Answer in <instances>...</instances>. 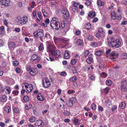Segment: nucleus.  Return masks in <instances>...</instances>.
Segmentation results:
<instances>
[{"label": "nucleus", "instance_id": "obj_24", "mask_svg": "<svg viewBox=\"0 0 127 127\" xmlns=\"http://www.w3.org/2000/svg\"><path fill=\"white\" fill-rule=\"evenodd\" d=\"M44 38L48 40H50L52 38V37L48 32H46L45 34Z\"/></svg>", "mask_w": 127, "mask_h": 127}, {"label": "nucleus", "instance_id": "obj_54", "mask_svg": "<svg viewBox=\"0 0 127 127\" xmlns=\"http://www.w3.org/2000/svg\"><path fill=\"white\" fill-rule=\"evenodd\" d=\"M110 90L109 88L107 87L104 90V91L106 94H107L109 92Z\"/></svg>", "mask_w": 127, "mask_h": 127}, {"label": "nucleus", "instance_id": "obj_12", "mask_svg": "<svg viewBox=\"0 0 127 127\" xmlns=\"http://www.w3.org/2000/svg\"><path fill=\"white\" fill-rule=\"evenodd\" d=\"M118 56L119 55L118 53L112 52L110 54V58L112 60L116 59L117 58Z\"/></svg>", "mask_w": 127, "mask_h": 127}, {"label": "nucleus", "instance_id": "obj_33", "mask_svg": "<svg viewBox=\"0 0 127 127\" xmlns=\"http://www.w3.org/2000/svg\"><path fill=\"white\" fill-rule=\"evenodd\" d=\"M95 54L97 56H100L102 55L103 52L101 51H97L95 52Z\"/></svg>", "mask_w": 127, "mask_h": 127}, {"label": "nucleus", "instance_id": "obj_3", "mask_svg": "<svg viewBox=\"0 0 127 127\" xmlns=\"http://www.w3.org/2000/svg\"><path fill=\"white\" fill-rule=\"evenodd\" d=\"M18 20L17 21L18 23L19 24H20L21 25H23L26 24L28 21L27 17L25 16L22 18L20 17H18L17 18Z\"/></svg>", "mask_w": 127, "mask_h": 127}, {"label": "nucleus", "instance_id": "obj_55", "mask_svg": "<svg viewBox=\"0 0 127 127\" xmlns=\"http://www.w3.org/2000/svg\"><path fill=\"white\" fill-rule=\"evenodd\" d=\"M13 64L14 66H16L19 64V62L17 61H15L13 62Z\"/></svg>", "mask_w": 127, "mask_h": 127}, {"label": "nucleus", "instance_id": "obj_27", "mask_svg": "<svg viewBox=\"0 0 127 127\" xmlns=\"http://www.w3.org/2000/svg\"><path fill=\"white\" fill-rule=\"evenodd\" d=\"M126 104L125 102H121L119 105L120 108L122 109H124L126 107Z\"/></svg>", "mask_w": 127, "mask_h": 127}, {"label": "nucleus", "instance_id": "obj_50", "mask_svg": "<svg viewBox=\"0 0 127 127\" xmlns=\"http://www.w3.org/2000/svg\"><path fill=\"white\" fill-rule=\"evenodd\" d=\"M13 111L16 113H18L20 112V111L18 108L16 107H14L13 109Z\"/></svg>", "mask_w": 127, "mask_h": 127}, {"label": "nucleus", "instance_id": "obj_16", "mask_svg": "<svg viewBox=\"0 0 127 127\" xmlns=\"http://www.w3.org/2000/svg\"><path fill=\"white\" fill-rule=\"evenodd\" d=\"M102 45L101 42H92L91 44V46L93 47H95L97 46H100Z\"/></svg>", "mask_w": 127, "mask_h": 127}, {"label": "nucleus", "instance_id": "obj_29", "mask_svg": "<svg viewBox=\"0 0 127 127\" xmlns=\"http://www.w3.org/2000/svg\"><path fill=\"white\" fill-rule=\"evenodd\" d=\"M4 109L7 113H9L11 111L10 108L8 106H5L4 108Z\"/></svg>", "mask_w": 127, "mask_h": 127}, {"label": "nucleus", "instance_id": "obj_45", "mask_svg": "<svg viewBox=\"0 0 127 127\" xmlns=\"http://www.w3.org/2000/svg\"><path fill=\"white\" fill-rule=\"evenodd\" d=\"M91 4V2L89 0H87L85 3V5L87 6H89Z\"/></svg>", "mask_w": 127, "mask_h": 127}, {"label": "nucleus", "instance_id": "obj_11", "mask_svg": "<svg viewBox=\"0 0 127 127\" xmlns=\"http://www.w3.org/2000/svg\"><path fill=\"white\" fill-rule=\"evenodd\" d=\"M51 53L52 55L53 56H55L57 58L60 57V52L58 50H56L55 49Z\"/></svg>", "mask_w": 127, "mask_h": 127}, {"label": "nucleus", "instance_id": "obj_23", "mask_svg": "<svg viewBox=\"0 0 127 127\" xmlns=\"http://www.w3.org/2000/svg\"><path fill=\"white\" fill-rule=\"evenodd\" d=\"M86 39L89 41H92L93 38V36L90 34L89 33L86 36Z\"/></svg>", "mask_w": 127, "mask_h": 127}, {"label": "nucleus", "instance_id": "obj_18", "mask_svg": "<svg viewBox=\"0 0 127 127\" xmlns=\"http://www.w3.org/2000/svg\"><path fill=\"white\" fill-rule=\"evenodd\" d=\"M8 45V47L10 50H13L15 48V44L13 42H10L9 43Z\"/></svg>", "mask_w": 127, "mask_h": 127}, {"label": "nucleus", "instance_id": "obj_44", "mask_svg": "<svg viewBox=\"0 0 127 127\" xmlns=\"http://www.w3.org/2000/svg\"><path fill=\"white\" fill-rule=\"evenodd\" d=\"M86 27L87 29L88 30L91 28V26L90 23H87Z\"/></svg>", "mask_w": 127, "mask_h": 127}, {"label": "nucleus", "instance_id": "obj_21", "mask_svg": "<svg viewBox=\"0 0 127 127\" xmlns=\"http://www.w3.org/2000/svg\"><path fill=\"white\" fill-rule=\"evenodd\" d=\"M73 122L75 126H78L80 124V121L75 118L73 119Z\"/></svg>", "mask_w": 127, "mask_h": 127}, {"label": "nucleus", "instance_id": "obj_32", "mask_svg": "<svg viewBox=\"0 0 127 127\" xmlns=\"http://www.w3.org/2000/svg\"><path fill=\"white\" fill-rule=\"evenodd\" d=\"M106 83L107 85L109 86L111 85L112 84L113 82L111 80H108L106 81Z\"/></svg>", "mask_w": 127, "mask_h": 127}, {"label": "nucleus", "instance_id": "obj_1", "mask_svg": "<svg viewBox=\"0 0 127 127\" xmlns=\"http://www.w3.org/2000/svg\"><path fill=\"white\" fill-rule=\"evenodd\" d=\"M107 42L109 46L112 47L118 48L122 45L121 40L120 39L116 38L114 37L107 38Z\"/></svg>", "mask_w": 127, "mask_h": 127}, {"label": "nucleus", "instance_id": "obj_2", "mask_svg": "<svg viewBox=\"0 0 127 127\" xmlns=\"http://www.w3.org/2000/svg\"><path fill=\"white\" fill-rule=\"evenodd\" d=\"M50 23L51 27L54 29L58 30L60 27V24L58 22V19L57 17L52 18Z\"/></svg>", "mask_w": 127, "mask_h": 127}, {"label": "nucleus", "instance_id": "obj_38", "mask_svg": "<svg viewBox=\"0 0 127 127\" xmlns=\"http://www.w3.org/2000/svg\"><path fill=\"white\" fill-rule=\"evenodd\" d=\"M5 92L7 94H9L10 93L11 90L10 88L8 87H6L5 88Z\"/></svg>", "mask_w": 127, "mask_h": 127}, {"label": "nucleus", "instance_id": "obj_61", "mask_svg": "<svg viewBox=\"0 0 127 127\" xmlns=\"http://www.w3.org/2000/svg\"><path fill=\"white\" fill-rule=\"evenodd\" d=\"M42 11L43 14V16L44 17L47 16V13L46 12H45V10L44 9H42Z\"/></svg>", "mask_w": 127, "mask_h": 127}, {"label": "nucleus", "instance_id": "obj_9", "mask_svg": "<svg viewBox=\"0 0 127 127\" xmlns=\"http://www.w3.org/2000/svg\"><path fill=\"white\" fill-rule=\"evenodd\" d=\"M122 86L121 87V90L123 91L127 90V81L125 80L123 81L121 83Z\"/></svg>", "mask_w": 127, "mask_h": 127}, {"label": "nucleus", "instance_id": "obj_28", "mask_svg": "<svg viewBox=\"0 0 127 127\" xmlns=\"http://www.w3.org/2000/svg\"><path fill=\"white\" fill-rule=\"evenodd\" d=\"M111 19L115 20L116 18V15L115 13V12L114 11H112L111 13Z\"/></svg>", "mask_w": 127, "mask_h": 127}, {"label": "nucleus", "instance_id": "obj_57", "mask_svg": "<svg viewBox=\"0 0 127 127\" xmlns=\"http://www.w3.org/2000/svg\"><path fill=\"white\" fill-rule=\"evenodd\" d=\"M127 24V21L124 20L123 21L121 24V25L122 26L123 25H125Z\"/></svg>", "mask_w": 127, "mask_h": 127}, {"label": "nucleus", "instance_id": "obj_22", "mask_svg": "<svg viewBox=\"0 0 127 127\" xmlns=\"http://www.w3.org/2000/svg\"><path fill=\"white\" fill-rule=\"evenodd\" d=\"M37 73V70L36 69H31L30 71V74L32 75H35Z\"/></svg>", "mask_w": 127, "mask_h": 127}, {"label": "nucleus", "instance_id": "obj_43", "mask_svg": "<svg viewBox=\"0 0 127 127\" xmlns=\"http://www.w3.org/2000/svg\"><path fill=\"white\" fill-rule=\"evenodd\" d=\"M76 59H73L71 61L70 64L72 65H74L76 63Z\"/></svg>", "mask_w": 127, "mask_h": 127}, {"label": "nucleus", "instance_id": "obj_47", "mask_svg": "<svg viewBox=\"0 0 127 127\" xmlns=\"http://www.w3.org/2000/svg\"><path fill=\"white\" fill-rule=\"evenodd\" d=\"M71 71L73 73H75L77 71L76 68L74 67H72L71 68Z\"/></svg>", "mask_w": 127, "mask_h": 127}, {"label": "nucleus", "instance_id": "obj_25", "mask_svg": "<svg viewBox=\"0 0 127 127\" xmlns=\"http://www.w3.org/2000/svg\"><path fill=\"white\" fill-rule=\"evenodd\" d=\"M7 97L5 95H2L0 96V100L2 102H4L6 100Z\"/></svg>", "mask_w": 127, "mask_h": 127}, {"label": "nucleus", "instance_id": "obj_59", "mask_svg": "<svg viewBox=\"0 0 127 127\" xmlns=\"http://www.w3.org/2000/svg\"><path fill=\"white\" fill-rule=\"evenodd\" d=\"M75 92L73 90H68L67 91V93L68 94H72L74 93Z\"/></svg>", "mask_w": 127, "mask_h": 127}, {"label": "nucleus", "instance_id": "obj_6", "mask_svg": "<svg viewBox=\"0 0 127 127\" xmlns=\"http://www.w3.org/2000/svg\"><path fill=\"white\" fill-rule=\"evenodd\" d=\"M42 84L44 88H47L50 86L51 82L48 78L45 77L42 80Z\"/></svg>", "mask_w": 127, "mask_h": 127}, {"label": "nucleus", "instance_id": "obj_14", "mask_svg": "<svg viewBox=\"0 0 127 127\" xmlns=\"http://www.w3.org/2000/svg\"><path fill=\"white\" fill-rule=\"evenodd\" d=\"M31 59L32 61H35L36 62H38L40 60V58L37 55L33 54L32 56Z\"/></svg>", "mask_w": 127, "mask_h": 127}, {"label": "nucleus", "instance_id": "obj_39", "mask_svg": "<svg viewBox=\"0 0 127 127\" xmlns=\"http://www.w3.org/2000/svg\"><path fill=\"white\" fill-rule=\"evenodd\" d=\"M32 105L31 104H29L27 105L25 107V109L27 110L29 109L30 108L32 107Z\"/></svg>", "mask_w": 127, "mask_h": 127}, {"label": "nucleus", "instance_id": "obj_41", "mask_svg": "<svg viewBox=\"0 0 127 127\" xmlns=\"http://www.w3.org/2000/svg\"><path fill=\"white\" fill-rule=\"evenodd\" d=\"M44 49V45L43 44H40V45L38 47V50L39 51H41Z\"/></svg>", "mask_w": 127, "mask_h": 127}, {"label": "nucleus", "instance_id": "obj_17", "mask_svg": "<svg viewBox=\"0 0 127 127\" xmlns=\"http://www.w3.org/2000/svg\"><path fill=\"white\" fill-rule=\"evenodd\" d=\"M35 125L36 126H40L41 125H44V123H43L42 121L41 120H36L35 122Z\"/></svg>", "mask_w": 127, "mask_h": 127}, {"label": "nucleus", "instance_id": "obj_58", "mask_svg": "<svg viewBox=\"0 0 127 127\" xmlns=\"http://www.w3.org/2000/svg\"><path fill=\"white\" fill-rule=\"evenodd\" d=\"M54 42L56 44V43L58 42V41L60 40V39L59 38H57L55 37H54Z\"/></svg>", "mask_w": 127, "mask_h": 127}, {"label": "nucleus", "instance_id": "obj_26", "mask_svg": "<svg viewBox=\"0 0 127 127\" xmlns=\"http://www.w3.org/2000/svg\"><path fill=\"white\" fill-rule=\"evenodd\" d=\"M0 34L2 35V36L4 35L5 34L4 27L2 26L0 28Z\"/></svg>", "mask_w": 127, "mask_h": 127}, {"label": "nucleus", "instance_id": "obj_64", "mask_svg": "<svg viewBox=\"0 0 127 127\" xmlns=\"http://www.w3.org/2000/svg\"><path fill=\"white\" fill-rule=\"evenodd\" d=\"M21 30V29L19 28H16L14 29V31L16 32H19Z\"/></svg>", "mask_w": 127, "mask_h": 127}, {"label": "nucleus", "instance_id": "obj_34", "mask_svg": "<svg viewBox=\"0 0 127 127\" xmlns=\"http://www.w3.org/2000/svg\"><path fill=\"white\" fill-rule=\"evenodd\" d=\"M97 5L100 6H102L104 4V3L103 2L99 0H97Z\"/></svg>", "mask_w": 127, "mask_h": 127}, {"label": "nucleus", "instance_id": "obj_15", "mask_svg": "<svg viewBox=\"0 0 127 127\" xmlns=\"http://www.w3.org/2000/svg\"><path fill=\"white\" fill-rule=\"evenodd\" d=\"M63 14V16L66 19H67L69 18L68 13L67 10H63L62 11Z\"/></svg>", "mask_w": 127, "mask_h": 127}, {"label": "nucleus", "instance_id": "obj_46", "mask_svg": "<svg viewBox=\"0 0 127 127\" xmlns=\"http://www.w3.org/2000/svg\"><path fill=\"white\" fill-rule=\"evenodd\" d=\"M106 105L107 106H110L111 104V102L108 99L106 100L105 101Z\"/></svg>", "mask_w": 127, "mask_h": 127}, {"label": "nucleus", "instance_id": "obj_30", "mask_svg": "<svg viewBox=\"0 0 127 127\" xmlns=\"http://www.w3.org/2000/svg\"><path fill=\"white\" fill-rule=\"evenodd\" d=\"M93 61V59L91 57H90L88 58L86 60L87 62L89 64H91Z\"/></svg>", "mask_w": 127, "mask_h": 127}, {"label": "nucleus", "instance_id": "obj_42", "mask_svg": "<svg viewBox=\"0 0 127 127\" xmlns=\"http://www.w3.org/2000/svg\"><path fill=\"white\" fill-rule=\"evenodd\" d=\"M23 100L25 102L28 101L29 99V97L28 96H25L23 98Z\"/></svg>", "mask_w": 127, "mask_h": 127}, {"label": "nucleus", "instance_id": "obj_10", "mask_svg": "<svg viewBox=\"0 0 127 127\" xmlns=\"http://www.w3.org/2000/svg\"><path fill=\"white\" fill-rule=\"evenodd\" d=\"M76 100V98L75 97H72L68 100V103L67 105L69 107H71L73 104V103L75 102Z\"/></svg>", "mask_w": 127, "mask_h": 127}, {"label": "nucleus", "instance_id": "obj_31", "mask_svg": "<svg viewBox=\"0 0 127 127\" xmlns=\"http://www.w3.org/2000/svg\"><path fill=\"white\" fill-rule=\"evenodd\" d=\"M95 12H90L89 13L88 16L90 18H93L95 16Z\"/></svg>", "mask_w": 127, "mask_h": 127}, {"label": "nucleus", "instance_id": "obj_49", "mask_svg": "<svg viewBox=\"0 0 127 127\" xmlns=\"http://www.w3.org/2000/svg\"><path fill=\"white\" fill-rule=\"evenodd\" d=\"M122 58L124 59H127V54L126 53H124L122 54Z\"/></svg>", "mask_w": 127, "mask_h": 127}, {"label": "nucleus", "instance_id": "obj_48", "mask_svg": "<svg viewBox=\"0 0 127 127\" xmlns=\"http://www.w3.org/2000/svg\"><path fill=\"white\" fill-rule=\"evenodd\" d=\"M98 32L101 33H104V34H105L104 31H103V29L101 28H99L98 29Z\"/></svg>", "mask_w": 127, "mask_h": 127}, {"label": "nucleus", "instance_id": "obj_62", "mask_svg": "<svg viewBox=\"0 0 127 127\" xmlns=\"http://www.w3.org/2000/svg\"><path fill=\"white\" fill-rule=\"evenodd\" d=\"M117 108V107L116 105H113L111 109L112 111H113L115 110Z\"/></svg>", "mask_w": 127, "mask_h": 127}, {"label": "nucleus", "instance_id": "obj_7", "mask_svg": "<svg viewBox=\"0 0 127 127\" xmlns=\"http://www.w3.org/2000/svg\"><path fill=\"white\" fill-rule=\"evenodd\" d=\"M72 5L70 6V10L71 11L74 12H77L78 9L77 6L78 5V4L77 2L74 1H72Z\"/></svg>", "mask_w": 127, "mask_h": 127}, {"label": "nucleus", "instance_id": "obj_56", "mask_svg": "<svg viewBox=\"0 0 127 127\" xmlns=\"http://www.w3.org/2000/svg\"><path fill=\"white\" fill-rule=\"evenodd\" d=\"M72 45L71 44L69 43H68L67 42L66 44L65 45V47L67 48H68L71 47V46Z\"/></svg>", "mask_w": 127, "mask_h": 127}, {"label": "nucleus", "instance_id": "obj_5", "mask_svg": "<svg viewBox=\"0 0 127 127\" xmlns=\"http://www.w3.org/2000/svg\"><path fill=\"white\" fill-rule=\"evenodd\" d=\"M33 34L35 37H39L41 40V38L44 36L43 31L42 29H38Z\"/></svg>", "mask_w": 127, "mask_h": 127}, {"label": "nucleus", "instance_id": "obj_52", "mask_svg": "<svg viewBox=\"0 0 127 127\" xmlns=\"http://www.w3.org/2000/svg\"><path fill=\"white\" fill-rule=\"evenodd\" d=\"M89 52L88 50H86L84 51L83 53V55H84L85 57H86L89 54Z\"/></svg>", "mask_w": 127, "mask_h": 127}, {"label": "nucleus", "instance_id": "obj_35", "mask_svg": "<svg viewBox=\"0 0 127 127\" xmlns=\"http://www.w3.org/2000/svg\"><path fill=\"white\" fill-rule=\"evenodd\" d=\"M77 79V77L76 76H73L70 78L69 80L71 82H74L76 81Z\"/></svg>", "mask_w": 127, "mask_h": 127}, {"label": "nucleus", "instance_id": "obj_63", "mask_svg": "<svg viewBox=\"0 0 127 127\" xmlns=\"http://www.w3.org/2000/svg\"><path fill=\"white\" fill-rule=\"evenodd\" d=\"M16 71L17 73H19L21 71V70L19 67H17L16 69Z\"/></svg>", "mask_w": 127, "mask_h": 127}, {"label": "nucleus", "instance_id": "obj_53", "mask_svg": "<svg viewBox=\"0 0 127 127\" xmlns=\"http://www.w3.org/2000/svg\"><path fill=\"white\" fill-rule=\"evenodd\" d=\"M31 66L30 65H27L26 67V68L27 71H29L31 70Z\"/></svg>", "mask_w": 127, "mask_h": 127}, {"label": "nucleus", "instance_id": "obj_4", "mask_svg": "<svg viewBox=\"0 0 127 127\" xmlns=\"http://www.w3.org/2000/svg\"><path fill=\"white\" fill-rule=\"evenodd\" d=\"M22 86L23 88L25 87L26 90V92L29 93L31 92L33 89L32 85L28 83H24L22 84Z\"/></svg>", "mask_w": 127, "mask_h": 127}, {"label": "nucleus", "instance_id": "obj_13", "mask_svg": "<svg viewBox=\"0 0 127 127\" xmlns=\"http://www.w3.org/2000/svg\"><path fill=\"white\" fill-rule=\"evenodd\" d=\"M56 49V47L54 45H49L47 47V50L48 52L51 53Z\"/></svg>", "mask_w": 127, "mask_h": 127}, {"label": "nucleus", "instance_id": "obj_8", "mask_svg": "<svg viewBox=\"0 0 127 127\" xmlns=\"http://www.w3.org/2000/svg\"><path fill=\"white\" fill-rule=\"evenodd\" d=\"M11 2L10 0H0V4L1 6H4L8 7L9 5Z\"/></svg>", "mask_w": 127, "mask_h": 127}, {"label": "nucleus", "instance_id": "obj_51", "mask_svg": "<svg viewBox=\"0 0 127 127\" xmlns=\"http://www.w3.org/2000/svg\"><path fill=\"white\" fill-rule=\"evenodd\" d=\"M91 107L92 109L93 110H95L96 108V105L94 103H92L91 104Z\"/></svg>", "mask_w": 127, "mask_h": 127}, {"label": "nucleus", "instance_id": "obj_19", "mask_svg": "<svg viewBox=\"0 0 127 127\" xmlns=\"http://www.w3.org/2000/svg\"><path fill=\"white\" fill-rule=\"evenodd\" d=\"M37 98L38 100L39 101H43L45 99L44 97L40 94H38Z\"/></svg>", "mask_w": 127, "mask_h": 127}, {"label": "nucleus", "instance_id": "obj_20", "mask_svg": "<svg viewBox=\"0 0 127 127\" xmlns=\"http://www.w3.org/2000/svg\"><path fill=\"white\" fill-rule=\"evenodd\" d=\"M70 55L69 52L67 50H66L64 51V57L65 59H69L70 57Z\"/></svg>", "mask_w": 127, "mask_h": 127}, {"label": "nucleus", "instance_id": "obj_36", "mask_svg": "<svg viewBox=\"0 0 127 127\" xmlns=\"http://www.w3.org/2000/svg\"><path fill=\"white\" fill-rule=\"evenodd\" d=\"M77 43L78 45H81L83 44V42L82 40L80 39H79L77 40Z\"/></svg>", "mask_w": 127, "mask_h": 127}, {"label": "nucleus", "instance_id": "obj_40", "mask_svg": "<svg viewBox=\"0 0 127 127\" xmlns=\"http://www.w3.org/2000/svg\"><path fill=\"white\" fill-rule=\"evenodd\" d=\"M47 59L49 61L51 62L54 61L55 60L54 59L53 57L50 56L48 58H47Z\"/></svg>", "mask_w": 127, "mask_h": 127}, {"label": "nucleus", "instance_id": "obj_60", "mask_svg": "<svg viewBox=\"0 0 127 127\" xmlns=\"http://www.w3.org/2000/svg\"><path fill=\"white\" fill-rule=\"evenodd\" d=\"M74 57L77 60H79L80 59V57L79 55L77 54H75L74 55Z\"/></svg>", "mask_w": 127, "mask_h": 127}, {"label": "nucleus", "instance_id": "obj_37", "mask_svg": "<svg viewBox=\"0 0 127 127\" xmlns=\"http://www.w3.org/2000/svg\"><path fill=\"white\" fill-rule=\"evenodd\" d=\"M36 120V118L32 116L29 119V121L31 123L34 122Z\"/></svg>", "mask_w": 127, "mask_h": 127}]
</instances>
